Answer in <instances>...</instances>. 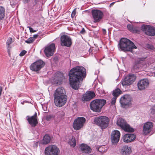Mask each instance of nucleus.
Listing matches in <instances>:
<instances>
[{
	"mask_svg": "<svg viewBox=\"0 0 155 155\" xmlns=\"http://www.w3.org/2000/svg\"><path fill=\"white\" fill-rule=\"evenodd\" d=\"M149 65V64H148V66Z\"/></svg>",
	"mask_w": 155,
	"mask_h": 155,
	"instance_id": "53",
	"label": "nucleus"
},
{
	"mask_svg": "<svg viewBox=\"0 0 155 155\" xmlns=\"http://www.w3.org/2000/svg\"><path fill=\"white\" fill-rule=\"evenodd\" d=\"M12 43V39L11 38H9L7 41L6 45H10Z\"/></svg>",
	"mask_w": 155,
	"mask_h": 155,
	"instance_id": "37",
	"label": "nucleus"
},
{
	"mask_svg": "<svg viewBox=\"0 0 155 155\" xmlns=\"http://www.w3.org/2000/svg\"><path fill=\"white\" fill-rule=\"evenodd\" d=\"M38 35H34L32 37L34 38V40H35V39L38 37Z\"/></svg>",
	"mask_w": 155,
	"mask_h": 155,
	"instance_id": "48",
	"label": "nucleus"
},
{
	"mask_svg": "<svg viewBox=\"0 0 155 155\" xmlns=\"http://www.w3.org/2000/svg\"><path fill=\"white\" fill-rule=\"evenodd\" d=\"M102 30V31H103V34L105 35L106 33V30L105 29H103Z\"/></svg>",
	"mask_w": 155,
	"mask_h": 155,
	"instance_id": "50",
	"label": "nucleus"
},
{
	"mask_svg": "<svg viewBox=\"0 0 155 155\" xmlns=\"http://www.w3.org/2000/svg\"><path fill=\"white\" fill-rule=\"evenodd\" d=\"M60 150L58 147L54 145H50L46 147L45 150V155H59Z\"/></svg>",
	"mask_w": 155,
	"mask_h": 155,
	"instance_id": "3",
	"label": "nucleus"
},
{
	"mask_svg": "<svg viewBox=\"0 0 155 155\" xmlns=\"http://www.w3.org/2000/svg\"><path fill=\"white\" fill-rule=\"evenodd\" d=\"M153 123L151 122H147L143 125V133L145 135L150 134L153 129Z\"/></svg>",
	"mask_w": 155,
	"mask_h": 155,
	"instance_id": "12",
	"label": "nucleus"
},
{
	"mask_svg": "<svg viewBox=\"0 0 155 155\" xmlns=\"http://www.w3.org/2000/svg\"><path fill=\"white\" fill-rule=\"evenodd\" d=\"M67 96L54 97V102L57 106L61 107L64 105L67 101Z\"/></svg>",
	"mask_w": 155,
	"mask_h": 155,
	"instance_id": "9",
	"label": "nucleus"
},
{
	"mask_svg": "<svg viewBox=\"0 0 155 155\" xmlns=\"http://www.w3.org/2000/svg\"><path fill=\"white\" fill-rule=\"evenodd\" d=\"M85 68L82 66H77L71 69L69 73V81L71 87L77 90L80 87V81L85 76Z\"/></svg>",
	"mask_w": 155,
	"mask_h": 155,
	"instance_id": "1",
	"label": "nucleus"
},
{
	"mask_svg": "<svg viewBox=\"0 0 155 155\" xmlns=\"http://www.w3.org/2000/svg\"><path fill=\"white\" fill-rule=\"evenodd\" d=\"M103 148V147H99L97 149V151H98L100 153H102L104 152L105 151V149Z\"/></svg>",
	"mask_w": 155,
	"mask_h": 155,
	"instance_id": "38",
	"label": "nucleus"
},
{
	"mask_svg": "<svg viewBox=\"0 0 155 155\" xmlns=\"http://www.w3.org/2000/svg\"><path fill=\"white\" fill-rule=\"evenodd\" d=\"M117 124L118 126L120 127L125 131L130 132L134 131L133 128L131 127L126 123V121L122 118L118 119L117 120Z\"/></svg>",
	"mask_w": 155,
	"mask_h": 155,
	"instance_id": "4",
	"label": "nucleus"
},
{
	"mask_svg": "<svg viewBox=\"0 0 155 155\" xmlns=\"http://www.w3.org/2000/svg\"><path fill=\"white\" fill-rule=\"evenodd\" d=\"M90 106L91 110L94 111H97V99L92 101L90 104Z\"/></svg>",
	"mask_w": 155,
	"mask_h": 155,
	"instance_id": "26",
	"label": "nucleus"
},
{
	"mask_svg": "<svg viewBox=\"0 0 155 155\" xmlns=\"http://www.w3.org/2000/svg\"><path fill=\"white\" fill-rule=\"evenodd\" d=\"M70 146L73 147H74L76 144V142L75 138L71 137H70L68 142Z\"/></svg>",
	"mask_w": 155,
	"mask_h": 155,
	"instance_id": "30",
	"label": "nucleus"
},
{
	"mask_svg": "<svg viewBox=\"0 0 155 155\" xmlns=\"http://www.w3.org/2000/svg\"><path fill=\"white\" fill-rule=\"evenodd\" d=\"M76 13V8H75L73 11L72 12L71 15V16L72 18H73L75 15Z\"/></svg>",
	"mask_w": 155,
	"mask_h": 155,
	"instance_id": "42",
	"label": "nucleus"
},
{
	"mask_svg": "<svg viewBox=\"0 0 155 155\" xmlns=\"http://www.w3.org/2000/svg\"><path fill=\"white\" fill-rule=\"evenodd\" d=\"M27 120L29 123L33 127H35L38 124V119L37 117V114L35 113V114L32 116H28Z\"/></svg>",
	"mask_w": 155,
	"mask_h": 155,
	"instance_id": "18",
	"label": "nucleus"
},
{
	"mask_svg": "<svg viewBox=\"0 0 155 155\" xmlns=\"http://www.w3.org/2000/svg\"><path fill=\"white\" fill-rule=\"evenodd\" d=\"M44 62L41 60H38L32 63L30 66L31 70L34 71H39L44 66Z\"/></svg>",
	"mask_w": 155,
	"mask_h": 155,
	"instance_id": "8",
	"label": "nucleus"
},
{
	"mask_svg": "<svg viewBox=\"0 0 155 155\" xmlns=\"http://www.w3.org/2000/svg\"><path fill=\"white\" fill-rule=\"evenodd\" d=\"M146 67H147V65H146Z\"/></svg>",
	"mask_w": 155,
	"mask_h": 155,
	"instance_id": "54",
	"label": "nucleus"
},
{
	"mask_svg": "<svg viewBox=\"0 0 155 155\" xmlns=\"http://www.w3.org/2000/svg\"><path fill=\"white\" fill-rule=\"evenodd\" d=\"M7 51L8 53V55L9 56H10V50L11 49V47L10 46V45H7Z\"/></svg>",
	"mask_w": 155,
	"mask_h": 155,
	"instance_id": "44",
	"label": "nucleus"
},
{
	"mask_svg": "<svg viewBox=\"0 0 155 155\" xmlns=\"http://www.w3.org/2000/svg\"><path fill=\"white\" fill-rule=\"evenodd\" d=\"M25 3H28L30 0H23Z\"/></svg>",
	"mask_w": 155,
	"mask_h": 155,
	"instance_id": "51",
	"label": "nucleus"
},
{
	"mask_svg": "<svg viewBox=\"0 0 155 155\" xmlns=\"http://www.w3.org/2000/svg\"><path fill=\"white\" fill-rule=\"evenodd\" d=\"M149 113L150 115L155 114V105L150 109Z\"/></svg>",
	"mask_w": 155,
	"mask_h": 155,
	"instance_id": "34",
	"label": "nucleus"
},
{
	"mask_svg": "<svg viewBox=\"0 0 155 155\" xmlns=\"http://www.w3.org/2000/svg\"><path fill=\"white\" fill-rule=\"evenodd\" d=\"M81 150L84 153H91V149L90 147L86 144L82 143L80 145Z\"/></svg>",
	"mask_w": 155,
	"mask_h": 155,
	"instance_id": "23",
	"label": "nucleus"
},
{
	"mask_svg": "<svg viewBox=\"0 0 155 155\" xmlns=\"http://www.w3.org/2000/svg\"><path fill=\"white\" fill-rule=\"evenodd\" d=\"M132 99L130 96L128 95H124L121 97L120 102L121 105L124 107L131 104Z\"/></svg>",
	"mask_w": 155,
	"mask_h": 155,
	"instance_id": "17",
	"label": "nucleus"
},
{
	"mask_svg": "<svg viewBox=\"0 0 155 155\" xmlns=\"http://www.w3.org/2000/svg\"><path fill=\"white\" fill-rule=\"evenodd\" d=\"M58 117L60 118H62L65 115L64 113L62 111H60L57 112Z\"/></svg>",
	"mask_w": 155,
	"mask_h": 155,
	"instance_id": "35",
	"label": "nucleus"
},
{
	"mask_svg": "<svg viewBox=\"0 0 155 155\" xmlns=\"http://www.w3.org/2000/svg\"><path fill=\"white\" fill-rule=\"evenodd\" d=\"M46 119L48 121H49L53 118V117L51 115H48L46 116Z\"/></svg>",
	"mask_w": 155,
	"mask_h": 155,
	"instance_id": "39",
	"label": "nucleus"
},
{
	"mask_svg": "<svg viewBox=\"0 0 155 155\" xmlns=\"http://www.w3.org/2000/svg\"><path fill=\"white\" fill-rule=\"evenodd\" d=\"M64 78L62 73L57 72L54 76V79L52 81L53 84L56 85L61 84L62 83L63 79Z\"/></svg>",
	"mask_w": 155,
	"mask_h": 155,
	"instance_id": "14",
	"label": "nucleus"
},
{
	"mask_svg": "<svg viewBox=\"0 0 155 155\" xmlns=\"http://www.w3.org/2000/svg\"><path fill=\"white\" fill-rule=\"evenodd\" d=\"M131 148L127 146H123L120 149V153L122 155H129L131 152Z\"/></svg>",
	"mask_w": 155,
	"mask_h": 155,
	"instance_id": "22",
	"label": "nucleus"
},
{
	"mask_svg": "<svg viewBox=\"0 0 155 155\" xmlns=\"http://www.w3.org/2000/svg\"><path fill=\"white\" fill-rule=\"evenodd\" d=\"M2 90V87L1 86H0V96H1V93Z\"/></svg>",
	"mask_w": 155,
	"mask_h": 155,
	"instance_id": "49",
	"label": "nucleus"
},
{
	"mask_svg": "<svg viewBox=\"0 0 155 155\" xmlns=\"http://www.w3.org/2000/svg\"><path fill=\"white\" fill-rule=\"evenodd\" d=\"M149 83V81L147 79L141 80L137 83L138 87L140 90H144L148 86Z\"/></svg>",
	"mask_w": 155,
	"mask_h": 155,
	"instance_id": "16",
	"label": "nucleus"
},
{
	"mask_svg": "<svg viewBox=\"0 0 155 155\" xmlns=\"http://www.w3.org/2000/svg\"><path fill=\"white\" fill-rule=\"evenodd\" d=\"M61 45L63 46L70 47L72 44V40L69 36L64 35L61 37Z\"/></svg>",
	"mask_w": 155,
	"mask_h": 155,
	"instance_id": "11",
	"label": "nucleus"
},
{
	"mask_svg": "<svg viewBox=\"0 0 155 155\" xmlns=\"http://www.w3.org/2000/svg\"><path fill=\"white\" fill-rule=\"evenodd\" d=\"M106 103V101L104 100L97 99V113L101 112V109Z\"/></svg>",
	"mask_w": 155,
	"mask_h": 155,
	"instance_id": "24",
	"label": "nucleus"
},
{
	"mask_svg": "<svg viewBox=\"0 0 155 155\" xmlns=\"http://www.w3.org/2000/svg\"><path fill=\"white\" fill-rule=\"evenodd\" d=\"M141 29L147 35L154 36L155 35V27L149 25H143L141 27Z\"/></svg>",
	"mask_w": 155,
	"mask_h": 155,
	"instance_id": "7",
	"label": "nucleus"
},
{
	"mask_svg": "<svg viewBox=\"0 0 155 155\" xmlns=\"http://www.w3.org/2000/svg\"><path fill=\"white\" fill-rule=\"evenodd\" d=\"M65 94V91L64 88L59 87L55 90L54 93V97L67 96Z\"/></svg>",
	"mask_w": 155,
	"mask_h": 155,
	"instance_id": "21",
	"label": "nucleus"
},
{
	"mask_svg": "<svg viewBox=\"0 0 155 155\" xmlns=\"http://www.w3.org/2000/svg\"><path fill=\"white\" fill-rule=\"evenodd\" d=\"M146 47L148 48L149 49L151 50H153V49L154 48L153 46L152 45H149V44L147 45Z\"/></svg>",
	"mask_w": 155,
	"mask_h": 155,
	"instance_id": "43",
	"label": "nucleus"
},
{
	"mask_svg": "<svg viewBox=\"0 0 155 155\" xmlns=\"http://www.w3.org/2000/svg\"><path fill=\"white\" fill-rule=\"evenodd\" d=\"M95 96V95L93 92L88 91L83 95L82 100L84 102L88 101L92 99Z\"/></svg>",
	"mask_w": 155,
	"mask_h": 155,
	"instance_id": "20",
	"label": "nucleus"
},
{
	"mask_svg": "<svg viewBox=\"0 0 155 155\" xmlns=\"http://www.w3.org/2000/svg\"><path fill=\"white\" fill-rule=\"evenodd\" d=\"M27 53V51L24 50H22L21 52L19 54V55L20 56H23L24 55H25L26 53Z\"/></svg>",
	"mask_w": 155,
	"mask_h": 155,
	"instance_id": "41",
	"label": "nucleus"
},
{
	"mask_svg": "<svg viewBox=\"0 0 155 155\" xmlns=\"http://www.w3.org/2000/svg\"><path fill=\"white\" fill-rule=\"evenodd\" d=\"M120 48L124 51H132L137 47L134 43L130 40L126 38H122L119 44Z\"/></svg>",
	"mask_w": 155,
	"mask_h": 155,
	"instance_id": "2",
	"label": "nucleus"
},
{
	"mask_svg": "<svg viewBox=\"0 0 155 155\" xmlns=\"http://www.w3.org/2000/svg\"><path fill=\"white\" fill-rule=\"evenodd\" d=\"M54 49L55 45L53 43L48 45L46 47L44 50V52L46 56L48 57H50L52 56L54 53Z\"/></svg>",
	"mask_w": 155,
	"mask_h": 155,
	"instance_id": "15",
	"label": "nucleus"
},
{
	"mask_svg": "<svg viewBox=\"0 0 155 155\" xmlns=\"http://www.w3.org/2000/svg\"><path fill=\"white\" fill-rule=\"evenodd\" d=\"M114 2H112L110 4V6L111 7L112 6L114 5Z\"/></svg>",
	"mask_w": 155,
	"mask_h": 155,
	"instance_id": "52",
	"label": "nucleus"
},
{
	"mask_svg": "<svg viewBox=\"0 0 155 155\" xmlns=\"http://www.w3.org/2000/svg\"><path fill=\"white\" fill-rule=\"evenodd\" d=\"M104 14L100 10H97V22L101 20L103 18Z\"/></svg>",
	"mask_w": 155,
	"mask_h": 155,
	"instance_id": "33",
	"label": "nucleus"
},
{
	"mask_svg": "<svg viewBox=\"0 0 155 155\" xmlns=\"http://www.w3.org/2000/svg\"><path fill=\"white\" fill-rule=\"evenodd\" d=\"M120 135V132L117 130H114L112 131L111 134V142L113 144H116L118 142Z\"/></svg>",
	"mask_w": 155,
	"mask_h": 155,
	"instance_id": "13",
	"label": "nucleus"
},
{
	"mask_svg": "<svg viewBox=\"0 0 155 155\" xmlns=\"http://www.w3.org/2000/svg\"><path fill=\"white\" fill-rule=\"evenodd\" d=\"M143 67L145 68L146 66L145 65H143L141 63H136L134 66V70H140L141 68Z\"/></svg>",
	"mask_w": 155,
	"mask_h": 155,
	"instance_id": "29",
	"label": "nucleus"
},
{
	"mask_svg": "<svg viewBox=\"0 0 155 155\" xmlns=\"http://www.w3.org/2000/svg\"><path fill=\"white\" fill-rule=\"evenodd\" d=\"M51 138L48 134H46L44 136L43 139L41 141V143L44 144H47L50 141Z\"/></svg>",
	"mask_w": 155,
	"mask_h": 155,
	"instance_id": "27",
	"label": "nucleus"
},
{
	"mask_svg": "<svg viewBox=\"0 0 155 155\" xmlns=\"http://www.w3.org/2000/svg\"><path fill=\"white\" fill-rule=\"evenodd\" d=\"M85 32V30L84 28H83L80 31V32L81 34H83Z\"/></svg>",
	"mask_w": 155,
	"mask_h": 155,
	"instance_id": "47",
	"label": "nucleus"
},
{
	"mask_svg": "<svg viewBox=\"0 0 155 155\" xmlns=\"http://www.w3.org/2000/svg\"><path fill=\"white\" fill-rule=\"evenodd\" d=\"M121 91L119 88H117L115 89L113 91V94L114 97H117L121 94Z\"/></svg>",
	"mask_w": 155,
	"mask_h": 155,
	"instance_id": "32",
	"label": "nucleus"
},
{
	"mask_svg": "<svg viewBox=\"0 0 155 155\" xmlns=\"http://www.w3.org/2000/svg\"><path fill=\"white\" fill-rule=\"evenodd\" d=\"M34 38L33 37H30L28 38L27 40L25 41V42L28 44L32 43L34 41Z\"/></svg>",
	"mask_w": 155,
	"mask_h": 155,
	"instance_id": "36",
	"label": "nucleus"
},
{
	"mask_svg": "<svg viewBox=\"0 0 155 155\" xmlns=\"http://www.w3.org/2000/svg\"><path fill=\"white\" fill-rule=\"evenodd\" d=\"M5 9L3 7H0V20H2L5 17Z\"/></svg>",
	"mask_w": 155,
	"mask_h": 155,
	"instance_id": "31",
	"label": "nucleus"
},
{
	"mask_svg": "<svg viewBox=\"0 0 155 155\" xmlns=\"http://www.w3.org/2000/svg\"><path fill=\"white\" fill-rule=\"evenodd\" d=\"M136 78L134 74L129 75L122 81V84L123 86L130 85L134 82Z\"/></svg>",
	"mask_w": 155,
	"mask_h": 155,
	"instance_id": "10",
	"label": "nucleus"
},
{
	"mask_svg": "<svg viewBox=\"0 0 155 155\" xmlns=\"http://www.w3.org/2000/svg\"><path fill=\"white\" fill-rule=\"evenodd\" d=\"M86 119L83 117H78L74 120L73 127L74 130H79L84 126Z\"/></svg>",
	"mask_w": 155,
	"mask_h": 155,
	"instance_id": "6",
	"label": "nucleus"
},
{
	"mask_svg": "<svg viewBox=\"0 0 155 155\" xmlns=\"http://www.w3.org/2000/svg\"><path fill=\"white\" fill-rule=\"evenodd\" d=\"M28 28H29V30H30V32H35L36 31V30H33L32 28H31V27H30L28 26Z\"/></svg>",
	"mask_w": 155,
	"mask_h": 155,
	"instance_id": "45",
	"label": "nucleus"
},
{
	"mask_svg": "<svg viewBox=\"0 0 155 155\" xmlns=\"http://www.w3.org/2000/svg\"><path fill=\"white\" fill-rule=\"evenodd\" d=\"M127 28L129 31L133 33H137L140 31V28L138 27H134L131 25H127Z\"/></svg>",
	"mask_w": 155,
	"mask_h": 155,
	"instance_id": "25",
	"label": "nucleus"
},
{
	"mask_svg": "<svg viewBox=\"0 0 155 155\" xmlns=\"http://www.w3.org/2000/svg\"><path fill=\"white\" fill-rule=\"evenodd\" d=\"M92 16L91 18L93 19L94 22H97V10L92 9L91 10Z\"/></svg>",
	"mask_w": 155,
	"mask_h": 155,
	"instance_id": "28",
	"label": "nucleus"
},
{
	"mask_svg": "<svg viewBox=\"0 0 155 155\" xmlns=\"http://www.w3.org/2000/svg\"><path fill=\"white\" fill-rule=\"evenodd\" d=\"M117 97H114L112 99V101H111V104L113 105H114L115 104V103H116V100L117 99Z\"/></svg>",
	"mask_w": 155,
	"mask_h": 155,
	"instance_id": "40",
	"label": "nucleus"
},
{
	"mask_svg": "<svg viewBox=\"0 0 155 155\" xmlns=\"http://www.w3.org/2000/svg\"><path fill=\"white\" fill-rule=\"evenodd\" d=\"M136 138V136L133 134H127L124 135L122 140L124 142L128 143L133 141Z\"/></svg>",
	"mask_w": 155,
	"mask_h": 155,
	"instance_id": "19",
	"label": "nucleus"
},
{
	"mask_svg": "<svg viewBox=\"0 0 155 155\" xmlns=\"http://www.w3.org/2000/svg\"><path fill=\"white\" fill-rule=\"evenodd\" d=\"M109 122V118L106 116H102L97 117V125L102 129L108 126Z\"/></svg>",
	"mask_w": 155,
	"mask_h": 155,
	"instance_id": "5",
	"label": "nucleus"
},
{
	"mask_svg": "<svg viewBox=\"0 0 155 155\" xmlns=\"http://www.w3.org/2000/svg\"><path fill=\"white\" fill-rule=\"evenodd\" d=\"M94 124H97V118L96 117L94 119Z\"/></svg>",
	"mask_w": 155,
	"mask_h": 155,
	"instance_id": "46",
	"label": "nucleus"
}]
</instances>
